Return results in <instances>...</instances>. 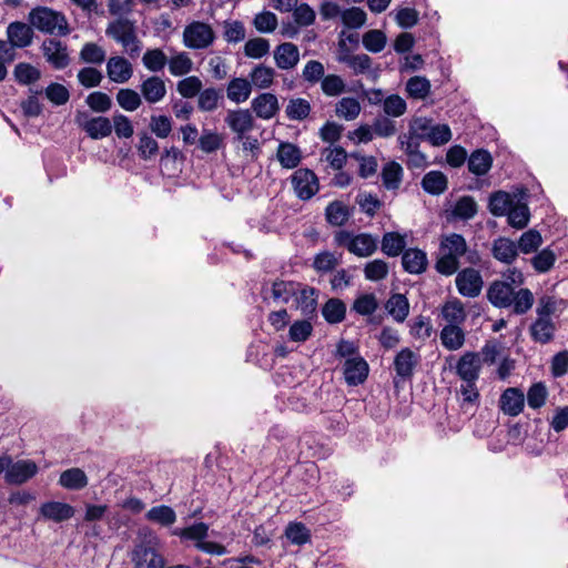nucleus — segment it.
Returning a JSON list of instances; mask_svg holds the SVG:
<instances>
[{
	"label": "nucleus",
	"mask_w": 568,
	"mask_h": 568,
	"mask_svg": "<svg viewBox=\"0 0 568 568\" xmlns=\"http://www.w3.org/2000/svg\"><path fill=\"white\" fill-rule=\"evenodd\" d=\"M322 313L328 323L336 324L345 318L346 305L338 298H331L325 303Z\"/></svg>",
	"instance_id": "42"
},
{
	"label": "nucleus",
	"mask_w": 568,
	"mask_h": 568,
	"mask_svg": "<svg viewBox=\"0 0 568 568\" xmlns=\"http://www.w3.org/2000/svg\"><path fill=\"white\" fill-rule=\"evenodd\" d=\"M362 111L359 102L355 98H342L335 105V113L346 121L355 120Z\"/></svg>",
	"instance_id": "40"
},
{
	"label": "nucleus",
	"mask_w": 568,
	"mask_h": 568,
	"mask_svg": "<svg viewBox=\"0 0 568 568\" xmlns=\"http://www.w3.org/2000/svg\"><path fill=\"white\" fill-rule=\"evenodd\" d=\"M116 102L125 111L133 112L142 104V99L132 89H120L116 93Z\"/></svg>",
	"instance_id": "52"
},
{
	"label": "nucleus",
	"mask_w": 568,
	"mask_h": 568,
	"mask_svg": "<svg viewBox=\"0 0 568 568\" xmlns=\"http://www.w3.org/2000/svg\"><path fill=\"white\" fill-rule=\"evenodd\" d=\"M89 480L85 473L80 468H69L61 473L59 485L69 490H80L87 487Z\"/></svg>",
	"instance_id": "30"
},
{
	"label": "nucleus",
	"mask_w": 568,
	"mask_h": 568,
	"mask_svg": "<svg viewBox=\"0 0 568 568\" xmlns=\"http://www.w3.org/2000/svg\"><path fill=\"white\" fill-rule=\"evenodd\" d=\"M252 110L257 118L270 120L280 111L278 100L273 93H261L251 102Z\"/></svg>",
	"instance_id": "16"
},
{
	"label": "nucleus",
	"mask_w": 568,
	"mask_h": 568,
	"mask_svg": "<svg viewBox=\"0 0 568 568\" xmlns=\"http://www.w3.org/2000/svg\"><path fill=\"white\" fill-rule=\"evenodd\" d=\"M169 71L174 77H182L191 72L193 61L186 52H180L168 60Z\"/></svg>",
	"instance_id": "44"
},
{
	"label": "nucleus",
	"mask_w": 568,
	"mask_h": 568,
	"mask_svg": "<svg viewBox=\"0 0 568 568\" xmlns=\"http://www.w3.org/2000/svg\"><path fill=\"white\" fill-rule=\"evenodd\" d=\"M202 81L199 77L191 75L180 80L176 84L178 92L185 99L199 97L202 91Z\"/></svg>",
	"instance_id": "50"
},
{
	"label": "nucleus",
	"mask_w": 568,
	"mask_h": 568,
	"mask_svg": "<svg viewBox=\"0 0 568 568\" xmlns=\"http://www.w3.org/2000/svg\"><path fill=\"white\" fill-rule=\"evenodd\" d=\"M387 313L394 321L403 323L409 314V303L405 295L393 294L385 304Z\"/></svg>",
	"instance_id": "31"
},
{
	"label": "nucleus",
	"mask_w": 568,
	"mask_h": 568,
	"mask_svg": "<svg viewBox=\"0 0 568 568\" xmlns=\"http://www.w3.org/2000/svg\"><path fill=\"white\" fill-rule=\"evenodd\" d=\"M275 74L276 72L273 68L258 64L250 72L248 81L252 83V88L268 89L274 82Z\"/></svg>",
	"instance_id": "32"
},
{
	"label": "nucleus",
	"mask_w": 568,
	"mask_h": 568,
	"mask_svg": "<svg viewBox=\"0 0 568 568\" xmlns=\"http://www.w3.org/2000/svg\"><path fill=\"white\" fill-rule=\"evenodd\" d=\"M334 242L337 246L346 248L358 257H368L378 247V239L376 236L369 233L354 234L346 230L337 231L334 235Z\"/></svg>",
	"instance_id": "3"
},
{
	"label": "nucleus",
	"mask_w": 568,
	"mask_h": 568,
	"mask_svg": "<svg viewBox=\"0 0 568 568\" xmlns=\"http://www.w3.org/2000/svg\"><path fill=\"white\" fill-rule=\"evenodd\" d=\"M311 104L303 98L291 99L286 105L285 113L290 120L302 121L308 116Z\"/></svg>",
	"instance_id": "43"
},
{
	"label": "nucleus",
	"mask_w": 568,
	"mask_h": 568,
	"mask_svg": "<svg viewBox=\"0 0 568 568\" xmlns=\"http://www.w3.org/2000/svg\"><path fill=\"white\" fill-rule=\"evenodd\" d=\"M349 215L348 206L341 201H334L325 209L326 221L334 226L344 225L349 219Z\"/></svg>",
	"instance_id": "36"
},
{
	"label": "nucleus",
	"mask_w": 568,
	"mask_h": 568,
	"mask_svg": "<svg viewBox=\"0 0 568 568\" xmlns=\"http://www.w3.org/2000/svg\"><path fill=\"white\" fill-rule=\"evenodd\" d=\"M402 166L396 162H390L383 168L382 180L383 184L388 190H395L399 186L402 181Z\"/></svg>",
	"instance_id": "47"
},
{
	"label": "nucleus",
	"mask_w": 568,
	"mask_h": 568,
	"mask_svg": "<svg viewBox=\"0 0 568 568\" xmlns=\"http://www.w3.org/2000/svg\"><path fill=\"white\" fill-rule=\"evenodd\" d=\"M43 55L54 69H64L69 64L67 47L59 40L47 39L42 43Z\"/></svg>",
	"instance_id": "15"
},
{
	"label": "nucleus",
	"mask_w": 568,
	"mask_h": 568,
	"mask_svg": "<svg viewBox=\"0 0 568 568\" xmlns=\"http://www.w3.org/2000/svg\"><path fill=\"white\" fill-rule=\"evenodd\" d=\"M481 366L483 361L480 354L466 352L459 357L456 364V374L462 382L477 383Z\"/></svg>",
	"instance_id": "11"
},
{
	"label": "nucleus",
	"mask_w": 568,
	"mask_h": 568,
	"mask_svg": "<svg viewBox=\"0 0 568 568\" xmlns=\"http://www.w3.org/2000/svg\"><path fill=\"white\" fill-rule=\"evenodd\" d=\"M525 404L524 394L517 388H507L500 397V407L509 416H517L521 413Z\"/></svg>",
	"instance_id": "26"
},
{
	"label": "nucleus",
	"mask_w": 568,
	"mask_h": 568,
	"mask_svg": "<svg viewBox=\"0 0 568 568\" xmlns=\"http://www.w3.org/2000/svg\"><path fill=\"white\" fill-rule=\"evenodd\" d=\"M508 223L516 229H524L529 222V209L526 204H513L507 212Z\"/></svg>",
	"instance_id": "57"
},
{
	"label": "nucleus",
	"mask_w": 568,
	"mask_h": 568,
	"mask_svg": "<svg viewBox=\"0 0 568 568\" xmlns=\"http://www.w3.org/2000/svg\"><path fill=\"white\" fill-rule=\"evenodd\" d=\"M363 45L369 52L378 53L386 45V36L381 30H369L363 36Z\"/></svg>",
	"instance_id": "63"
},
{
	"label": "nucleus",
	"mask_w": 568,
	"mask_h": 568,
	"mask_svg": "<svg viewBox=\"0 0 568 568\" xmlns=\"http://www.w3.org/2000/svg\"><path fill=\"white\" fill-rule=\"evenodd\" d=\"M419 363V355L408 347L400 349L394 359V368L396 374L406 379L414 374L415 367Z\"/></svg>",
	"instance_id": "18"
},
{
	"label": "nucleus",
	"mask_w": 568,
	"mask_h": 568,
	"mask_svg": "<svg viewBox=\"0 0 568 568\" xmlns=\"http://www.w3.org/2000/svg\"><path fill=\"white\" fill-rule=\"evenodd\" d=\"M344 80L336 74L325 75L321 82V89L327 97H337L345 92Z\"/></svg>",
	"instance_id": "64"
},
{
	"label": "nucleus",
	"mask_w": 568,
	"mask_h": 568,
	"mask_svg": "<svg viewBox=\"0 0 568 568\" xmlns=\"http://www.w3.org/2000/svg\"><path fill=\"white\" fill-rule=\"evenodd\" d=\"M513 204V197L504 191L495 192L489 199V210L495 216H503L507 214Z\"/></svg>",
	"instance_id": "41"
},
{
	"label": "nucleus",
	"mask_w": 568,
	"mask_h": 568,
	"mask_svg": "<svg viewBox=\"0 0 568 568\" xmlns=\"http://www.w3.org/2000/svg\"><path fill=\"white\" fill-rule=\"evenodd\" d=\"M466 335L462 326L444 325L440 331L442 345L448 351H458L465 344Z\"/></svg>",
	"instance_id": "27"
},
{
	"label": "nucleus",
	"mask_w": 568,
	"mask_h": 568,
	"mask_svg": "<svg viewBox=\"0 0 568 568\" xmlns=\"http://www.w3.org/2000/svg\"><path fill=\"white\" fill-rule=\"evenodd\" d=\"M252 93V83L248 79L234 78L226 88L227 99L232 102L240 104L245 102Z\"/></svg>",
	"instance_id": "28"
},
{
	"label": "nucleus",
	"mask_w": 568,
	"mask_h": 568,
	"mask_svg": "<svg viewBox=\"0 0 568 568\" xmlns=\"http://www.w3.org/2000/svg\"><path fill=\"white\" fill-rule=\"evenodd\" d=\"M145 518L149 521L156 523L161 526H171L176 521V514L170 506L160 505L152 507L146 514Z\"/></svg>",
	"instance_id": "39"
},
{
	"label": "nucleus",
	"mask_w": 568,
	"mask_h": 568,
	"mask_svg": "<svg viewBox=\"0 0 568 568\" xmlns=\"http://www.w3.org/2000/svg\"><path fill=\"white\" fill-rule=\"evenodd\" d=\"M440 316L445 321V325L462 326L467 318V313L462 301L455 297L443 304Z\"/></svg>",
	"instance_id": "20"
},
{
	"label": "nucleus",
	"mask_w": 568,
	"mask_h": 568,
	"mask_svg": "<svg viewBox=\"0 0 568 568\" xmlns=\"http://www.w3.org/2000/svg\"><path fill=\"white\" fill-rule=\"evenodd\" d=\"M224 121L235 133L234 140H243L245 134L253 130L255 123L252 113L246 109L227 111Z\"/></svg>",
	"instance_id": "12"
},
{
	"label": "nucleus",
	"mask_w": 568,
	"mask_h": 568,
	"mask_svg": "<svg viewBox=\"0 0 568 568\" xmlns=\"http://www.w3.org/2000/svg\"><path fill=\"white\" fill-rule=\"evenodd\" d=\"M161 539L148 527L139 529L134 547L130 554L134 568H164L165 559L161 554Z\"/></svg>",
	"instance_id": "2"
},
{
	"label": "nucleus",
	"mask_w": 568,
	"mask_h": 568,
	"mask_svg": "<svg viewBox=\"0 0 568 568\" xmlns=\"http://www.w3.org/2000/svg\"><path fill=\"white\" fill-rule=\"evenodd\" d=\"M352 308L359 315L368 316L378 308V302L373 293H365L356 297Z\"/></svg>",
	"instance_id": "49"
},
{
	"label": "nucleus",
	"mask_w": 568,
	"mask_h": 568,
	"mask_svg": "<svg viewBox=\"0 0 568 568\" xmlns=\"http://www.w3.org/2000/svg\"><path fill=\"white\" fill-rule=\"evenodd\" d=\"M215 39L214 32L207 23L194 21L183 31V43L190 49H205Z\"/></svg>",
	"instance_id": "6"
},
{
	"label": "nucleus",
	"mask_w": 568,
	"mask_h": 568,
	"mask_svg": "<svg viewBox=\"0 0 568 568\" xmlns=\"http://www.w3.org/2000/svg\"><path fill=\"white\" fill-rule=\"evenodd\" d=\"M422 186L429 194H442L447 189V178L440 171H430L423 178Z\"/></svg>",
	"instance_id": "38"
},
{
	"label": "nucleus",
	"mask_w": 568,
	"mask_h": 568,
	"mask_svg": "<svg viewBox=\"0 0 568 568\" xmlns=\"http://www.w3.org/2000/svg\"><path fill=\"white\" fill-rule=\"evenodd\" d=\"M29 21L32 27L45 33L64 36L69 32L64 16L48 8L33 9Z\"/></svg>",
	"instance_id": "5"
},
{
	"label": "nucleus",
	"mask_w": 568,
	"mask_h": 568,
	"mask_svg": "<svg viewBox=\"0 0 568 568\" xmlns=\"http://www.w3.org/2000/svg\"><path fill=\"white\" fill-rule=\"evenodd\" d=\"M296 293L293 282L276 281L272 285V298L277 303L286 304Z\"/></svg>",
	"instance_id": "58"
},
{
	"label": "nucleus",
	"mask_w": 568,
	"mask_h": 568,
	"mask_svg": "<svg viewBox=\"0 0 568 568\" xmlns=\"http://www.w3.org/2000/svg\"><path fill=\"white\" fill-rule=\"evenodd\" d=\"M510 301L513 313L524 315L532 307L535 297L529 288H519L514 290Z\"/></svg>",
	"instance_id": "34"
},
{
	"label": "nucleus",
	"mask_w": 568,
	"mask_h": 568,
	"mask_svg": "<svg viewBox=\"0 0 568 568\" xmlns=\"http://www.w3.org/2000/svg\"><path fill=\"white\" fill-rule=\"evenodd\" d=\"M388 272V264L379 258L368 262L364 267L365 278L372 282H377L386 278Z\"/></svg>",
	"instance_id": "54"
},
{
	"label": "nucleus",
	"mask_w": 568,
	"mask_h": 568,
	"mask_svg": "<svg viewBox=\"0 0 568 568\" xmlns=\"http://www.w3.org/2000/svg\"><path fill=\"white\" fill-rule=\"evenodd\" d=\"M142 62L149 71L158 72L168 63V57L161 49H150L143 54Z\"/></svg>",
	"instance_id": "48"
},
{
	"label": "nucleus",
	"mask_w": 568,
	"mask_h": 568,
	"mask_svg": "<svg viewBox=\"0 0 568 568\" xmlns=\"http://www.w3.org/2000/svg\"><path fill=\"white\" fill-rule=\"evenodd\" d=\"M109 79L115 83H126L133 75L132 64L123 57H112L106 63Z\"/></svg>",
	"instance_id": "19"
},
{
	"label": "nucleus",
	"mask_w": 568,
	"mask_h": 568,
	"mask_svg": "<svg viewBox=\"0 0 568 568\" xmlns=\"http://www.w3.org/2000/svg\"><path fill=\"white\" fill-rule=\"evenodd\" d=\"M105 33L116 42L121 43L131 57H134L140 52L141 43L136 37L135 26L131 20L120 18L110 22Z\"/></svg>",
	"instance_id": "4"
},
{
	"label": "nucleus",
	"mask_w": 568,
	"mask_h": 568,
	"mask_svg": "<svg viewBox=\"0 0 568 568\" xmlns=\"http://www.w3.org/2000/svg\"><path fill=\"white\" fill-rule=\"evenodd\" d=\"M464 255H467V262L470 264L479 262L477 252H468V246L463 235L457 233L443 235L435 263L436 271L445 276L455 274L460 266L459 258Z\"/></svg>",
	"instance_id": "1"
},
{
	"label": "nucleus",
	"mask_w": 568,
	"mask_h": 568,
	"mask_svg": "<svg viewBox=\"0 0 568 568\" xmlns=\"http://www.w3.org/2000/svg\"><path fill=\"white\" fill-rule=\"evenodd\" d=\"M555 324L551 318L538 317L530 326V334L535 342L546 344L554 337Z\"/></svg>",
	"instance_id": "33"
},
{
	"label": "nucleus",
	"mask_w": 568,
	"mask_h": 568,
	"mask_svg": "<svg viewBox=\"0 0 568 568\" xmlns=\"http://www.w3.org/2000/svg\"><path fill=\"white\" fill-rule=\"evenodd\" d=\"M542 243L540 233L536 230H529L521 234L517 247L525 254L536 251Z\"/></svg>",
	"instance_id": "62"
},
{
	"label": "nucleus",
	"mask_w": 568,
	"mask_h": 568,
	"mask_svg": "<svg viewBox=\"0 0 568 568\" xmlns=\"http://www.w3.org/2000/svg\"><path fill=\"white\" fill-rule=\"evenodd\" d=\"M491 254L497 261L510 264L518 255V247L510 239L498 237L493 242Z\"/></svg>",
	"instance_id": "23"
},
{
	"label": "nucleus",
	"mask_w": 568,
	"mask_h": 568,
	"mask_svg": "<svg viewBox=\"0 0 568 568\" xmlns=\"http://www.w3.org/2000/svg\"><path fill=\"white\" fill-rule=\"evenodd\" d=\"M292 185L296 196L306 201L313 197L320 189L318 179L308 169H298L292 175Z\"/></svg>",
	"instance_id": "9"
},
{
	"label": "nucleus",
	"mask_w": 568,
	"mask_h": 568,
	"mask_svg": "<svg viewBox=\"0 0 568 568\" xmlns=\"http://www.w3.org/2000/svg\"><path fill=\"white\" fill-rule=\"evenodd\" d=\"M38 465L30 459H20L11 463L4 473V480L10 485H22L33 478L38 473Z\"/></svg>",
	"instance_id": "10"
},
{
	"label": "nucleus",
	"mask_w": 568,
	"mask_h": 568,
	"mask_svg": "<svg viewBox=\"0 0 568 568\" xmlns=\"http://www.w3.org/2000/svg\"><path fill=\"white\" fill-rule=\"evenodd\" d=\"M514 287L507 286V283L496 280L488 286L487 300L498 308L510 307V297L514 292Z\"/></svg>",
	"instance_id": "21"
},
{
	"label": "nucleus",
	"mask_w": 568,
	"mask_h": 568,
	"mask_svg": "<svg viewBox=\"0 0 568 568\" xmlns=\"http://www.w3.org/2000/svg\"><path fill=\"white\" fill-rule=\"evenodd\" d=\"M9 42L16 48H26L31 44L33 31L23 22H11L7 28Z\"/></svg>",
	"instance_id": "24"
},
{
	"label": "nucleus",
	"mask_w": 568,
	"mask_h": 568,
	"mask_svg": "<svg viewBox=\"0 0 568 568\" xmlns=\"http://www.w3.org/2000/svg\"><path fill=\"white\" fill-rule=\"evenodd\" d=\"M491 164V155L486 150H476L468 159V170L475 175L486 174L490 170Z\"/></svg>",
	"instance_id": "35"
},
{
	"label": "nucleus",
	"mask_w": 568,
	"mask_h": 568,
	"mask_svg": "<svg viewBox=\"0 0 568 568\" xmlns=\"http://www.w3.org/2000/svg\"><path fill=\"white\" fill-rule=\"evenodd\" d=\"M222 99L221 91L214 88L202 90L199 94L197 106L201 111H214L219 106V101Z\"/></svg>",
	"instance_id": "53"
},
{
	"label": "nucleus",
	"mask_w": 568,
	"mask_h": 568,
	"mask_svg": "<svg viewBox=\"0 0 568 568\" xmlns=\"http://www.w3.org/2000/svg\"><path fill=\"white\" fill-rule=\"evenodd\" d=\"M276 158L283 168L294 169L302 161V152L293 143L282 142L277 148Z\"/></svg>",
	"instance_id": "29"
},
{
	"label": "nucleus",
	"mask_w": 568,
	"mask_h": 568,
	"mask_svg": "<svg viewBox=\"0 0 568 568\" xmlns=\"http://www.w3.org/2000/svg\"><path fill=\"white\" fill-rule=\"evenodd\" d=\"M406 91L414 99H425L430 92V82L425 77H413L406 83Z\"/></svg>",
	"instance_id": "45"
},
{
	"label": "nucleus",
	"mask_w": 568,
	"mask_h": 568,
	"mask_svg": "<svg viewBox=\"0 0 568 568\" xmlns=\"http://www.w3.org/2000/svg\"><path fill=\"white\" fill-rule=\"evenodd\" d=\"M141 93L144 100L149 103L160 102L166 94V87L160 77H150L144 80L141 85Z\"/></svg>",
	"instance_id": "25"
},
{
	"label": "nucleus",
	"mask_w": 568,
	"mask_h": 568,
	"mask_svg": "<svg viewBox=\"0 0 568 568\" xmlns=\"http://www.w3.org/2000/svg\"><path fill=\"white\" fill-rule=\"evenodd\" d=\"M286 538L294 545H305L311 539L310 530L302 523H290L285 529Z\"/></svg>",
	"instance_id": "51"
},
{
	"label": "nucleus",
	"mask_w": 568,
	"mask_h": 568,
	"mask_svg": "<svg viewBox=\"0 0 568 568\" xmlns=\"http://www.w3.org/2000/svg\"><path fill=\"white\" fill-rule=\"evenodd\" d=\"M477 213V204L470 196L460 197L454 209L453 215L460 220H469L473 219Z\"/></svg>",
	"instance_id": "59"
},
{
	"label": "nucleus",
	"mask_w": 568,
	"mask_h": 568,
	"mask_svg": "<svg viewBox=\"0 0 568 568\" xmlns=\"http://www.w3.org/2000/svg\"><path fill=\"white\" fill-rule=\"evenodd\" d=\"M75 123L93 140L109 136L112 122L105 116H90L87 112H78Z\"/></svg>",
	"instance_id": "7"
},
{
	"label": "nucleus",
	"mask_w": 568,
	"mask_h": 568,
	"mask_svg": "<svg viewBox=\"0 0 568 568\" xmlns=\"http://www.w3.org/2000/svg\"><path fill=\"white\" fill-rule=\"evenodd\" d=\"M348 154L342 146L326 148L322 152V159L336 171H341L347 161Z\"/></svg>",
	"instance_id": "46"
},
{
	"label": "nucleus",
	"mask_w": 568,
	"mask_h": 568,
	"mask_svg": "<svg viewBox=\"0 0 568 568\" xmlns=\"http://www.w3.org/2000/svg\"><path fill=\"white\" fill-rule=\"evenodd\" d=\"M74 508L62 501H47L39 508V518L54 523L69 520L74 516Z\"/></svg>",
	"instance_id": "14"
},
{
	"label": "nucleus",
	"mask_w": 568,
	"mask_h": 568,
	"mask_svg": "<svg viewBox=\"0 0 568 568\" xmlns=\"http://www.w3.org/2000/svg\"><path fill=\"white\" fill-rule=\"evenodd\" d=\"M402 264L406 272L410 274H420L427 268V255L419 248H408L403 252Z\"/></svg>",
	"instance_id": "22"
},
{
	"label": "nucleus",
	"mask_w": 568,
	"mask_h": 568,
	"mask_svg": "<svg viewBox=\"0 0 568 568\" xmlns=\"http://www.w3.org/2000/svg\"><path fill=\"white\" fill-rule=\"evenodd\" d=\"M455 284L460 295L474 298L480 295L484 280L479 271L466 267L457 273Z\"/></svg>",
	"instance_id": "8"
},
{
	"label": "nucleus",
	"mask_w": 568,
	"mask_h": 568,
	"mask_svg": "<svg viewBox=\"0 0 568 568\" xmlns=\"http://www.w3.org/2000/svg\"><path fill=\"white\" fill-rule=\"evenodd\" d=\"M274 61L278 69L291 70L300 62V51L296 44L284 42L274 50Z\"/></svg>",
	"instance_id": "17"
},
{
	"label": "nucleus",
	"mask_w": 568,
	"mask_h": 568,
	"mask_svg": "<svg viewBox=\"0 0 568 568\" xmlns=\"http://www.w3.org/2000/svg\"><path fill=\"white\" fill-rule=\"evenodd\" d=\"M406 246V236L397 232H387L382 239V252L388 256H398Z\"/></svg>",
	"instance_id": "37"
},
{
	"label": "nucleus",
	"mask_w": 568,
	"mask_h": 568,
	"mask_svg": "<svg viewBox=\"0 0 568 568\" xmlns=\"http://www.w3.org/2000/svg\"><path fill=\"white\" fill-rule=\"evenodd\" d=\"M368 364L361 356L347 358L343 366L345 382L349 386L363 384L368 375Z\"/></svg>",
	"instance_id": "13"
},
{
	"label": "nucleus",
	"mask_w": 568,
	"mask_h": 568,
	"mask_svg": "<svg viewBox=\"0 0 568 568\" xmlns=\"http://www.w3.org/2000/svg\"><path fill=\"white\" fill-rule=\"evenodd\" d=\"M14 78L21 84H31L41 77L40 71L30 63H18L14 68Z\"/></svg>",
	"instance_id": "56"
},
{
	"label": "nucleus",
	"mask_w": 568,
	"mask_h": 568,
	"mask_svg": "<svg viewBox=\"0 0 568 568\" xmlns=\"http://www.w3.org/2000/svg\"><path fill=\"white\" fill-rule=\"evenodd\" d=\"M278 24L277 17L271 11H262L253 19V26L261 33H272Z\"/></svg>",
	"instance_id": "55"
},
{
	"label": "nucleus",
	"mask_w": 568,
	"mask_h": 568,
	"mask_svg": "<svg viewBox=\"0 0 568 568\" xmlns=\"http://www.w3.org/2000/svg\"><path fill=\"white\" fill-rule=\"evenodd\" d=\"M341 19L345 27L349 29H358L365 24L367 17L363 9L353 7L344 10L341 13Z\"/></svg>",
	"instance_id": "60"
},
{
	"label": "nucleus",
	"mask_w": 568,
	"mask_h": 568,
	"mask_svg": "<svg viewBox=\"0 0 568 568\" xmlns=\"http://www.w3.org/2000/svg\"><path fill=\"white\" fill-rule=\"evenodd\" d=\"M383 110L386 115L398 118L406 112L407 104L398 94H390L383 101Z\"/></svg>",
	"instance_id": "61"
}]
</instances>
